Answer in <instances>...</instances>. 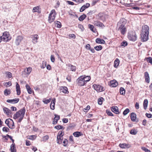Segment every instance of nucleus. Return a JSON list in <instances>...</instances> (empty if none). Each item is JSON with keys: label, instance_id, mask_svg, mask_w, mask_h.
<instances>
[{"label": "nucleus", "instance_id": "19", "mask_svg": "<svg viewBox=\"0 0 152 152\" xmlns=\"http://www.w3.org/2000/svg\"><path fill=\"white\" fill-rule=\"evenodd\" d=\"M60 90L61 91L63 92L65 94L68 93L67 88L65 86H61L60 87Z\"/></svg>", "mask_w": 152, "mask_h": 152}, {"label": "nucleus", "instance_id": "25", "mask_svg": "<svg viewBox=\"0 0 152 152\" xmlns=\"http://www.w3.org/2000/svg\"><path fill=\"white\" fill-rule=\"evenodd\" d=\"M96 42L99 44H104L105 43V42L103 39H101L99 38H97L96 39Z\"/></svg>", "mask_w": 152, "mask_h": 152}, {"label": "nucleus", "instance_id": "28", "mask_svg": "<svg viewBox=\"0 0 152 152\" xmlns=\"http://www.w3.org/2000/svg\"><path fill=\"white\" fill-rule=\"evenodd\" d=\"M119 60L118 58H116L114 62V66L117 68L119 65Z\"/></svg>", "mask_w": 152, "mask_h": 152}, {"label": "nucleus", "instance_id": "15", "mask_svg": "<svg viewBox=\"0 0 152 152\" xmlns=\"http://www.w3.org/2000/svg\"><path fill=\"white\" fill-rule=\"evenodd\" d=\"M111 110L115 113L116 114L119 113L118 108L115 106H113L111 107Z\"/></svg>", "mask_w": 152, "mask_h": 152}, {"label": "nucleus", "instance_id": "9", "mask_svg": "<svg viewBox=\"0 0 152 152\" xmlns=\"http://www.w3.org/2000/svg\"><path fill=\"white\" fill-rule=\"evenodd\" d=\"M39 36L37 34L32 35L31 36V38L32 39V42L35 44L38 42V40L39 39Z\"/></svg>", "mask_w": 152, "mask_h": 152}, {"label": "nucleus", "instance_id": "54", "mask_svg": "<svg viewBox=\"0 0 152 152\" xmlns=\"http://www.w3.org/2000/svg\"><path fill=\"white\" fill-rule=\"evenodd\" d=\"M64 132H63L62 131H60L58 132L57 135L63 136V135H64Z\"/></svg>", "mask_w": 152, "mask_h": 152}, {"label": "nucleus", "instance_id": "47", "mask_svg": "<svg viewBox=\"0 0 152 152\" xmlns=\"http://www.w3.org/2000/svg\"><path fill=\"white\" fill-rule=\"evenodd\" d=\"M46 61H43L42 62V65L41 66V68L44 69L46 66Z\"/></svg>", "mask_w": 152, "mask_h": 152}, {"label": "nucleus", "instance_id": "18", "mask_svg": "<svg viewBox=\"0 0 152 152\" xmlns=\"http://www.w3.org/2000/svg\"><path fill=\"white\" fill-rule=\"evenodd\" d=\"M119 147L123 148H129L130 147V145L129 144L126 143H120L119 145Z\"/></svg>", "mask_w": 152, "mask_h": 152}, {"label": "nucleus", "instance_id": "29", "mask_svg": "<svg viewBox=\"0 0 152 152\" xmlns=\"http://www.w3.org/2000/svg\"><path fill=\"white\" fill-rule=\"evenodd\" d=\"M62 137L63 136L58 135L57 136V140L58 141L57 143L58 144H60L61 143L62 140L63 139Z\"/></svg>", "mask_w": 152, "mask_h": 152}, {"label": "nucleus", "instance_id": "62", "mask_svg": "<svg viewBox=\"0 0 152 152\" xmlns=\"http://www.w3.org/2000/svg\"><path fill=\"white\" fill-rule=\"evenodd\" d=\"M63 122L64 123H67L68 121V120L66 118H64L62 120Z\"/></svg>", "mask_w": 152, "mask_h": 152}, {"label": "nucleus", "instance_id": "35", "mask_svg": "<svg viewBox=\"0 0 152 152\" xmlns=\"http://www.w3.org/2000/svg\"><path fill=\"white\" fill-rule=\"evenodd\" d=\"M125 90L124 88L122 87L120 88V93L121 94L123 95H124L125 94Z\"/></svg>", "mask_w": 152, "mask_h": 152}, {"label": "nucleus", "instance_id": "8", "mask_svg": "<svg viewBox=\"0 0 152 152\" xmlns=\"http://www.w3.org/2000/svg\"><path fill=\"white\" fill-rule=\"evenodd\" d=\"M128 36L129 39L131 40L134 41L137 39V36L135 33H129Z\"/></svg>", "mask_w": 152, "mask_h": 152}, {"label": "nucleus", "instance_id": "51", "mask_svg": "<svg viewBox=\"0 0 152 152\" xmlns=\"http://www.w3.org/2000/svg\"><path fill=\"white\" fill-rule=\"evenodd\" d=\"M2 130L4 132H7L9 131V129L7 127H4L3 128Z\"/></svg>", "mask_w": 152, "mask_h": 152}, {"label": "nucleus", "instance_id": "1", "mask_svg": "<svg viewBox=\"0 0 152 152\" xmlns=\"http://www.w3.org/2000/svg\"><path fill=\"white\" fill-rule=\"evenodd\" d=\"M149 28L147 25L142 26V32L140 34L142 41L145 42L148 39Z\"/></svg>", "mask_w": 152, "mask_h": 152}, {"label": "nucleus", "instance_id": "20", "mask_svg": "<svg viewBox=\"0 0 152 152\" xmlns=\"http://www.w3.org/2000/svg\"><path fill=\"white\" fill-rule=\"evenodd\" d=\"M144 76L145 78V81L148 83L150 82V78L149 75L147 72H145L144 73Z\"/></svg>", "mask_w": 152, "mask_h": 152}, {"label": "nucleus", "instance_id": "3", "mask_svg": "<svg viewBox=\"0 0 152 152\" xmlns=\"http://www.w3.org/2000/svg\"><path fill=\"white\" fill-rule=\"evenodd\" d=\"M56 15V13L55 10H51L48 16V21L49 23H51L54 20Z\"/></svg>", "mask_w": 152, "mask_h": 152}, {"label": "nucleus", "instance_id": "6", "mask_svg": "<svg viewBox=\"0 0 152 152\" xmlns=\"http://www.w3.org/2000/svg\"><path fill=\"white\" fill-rule=\"evenodd\" d=\"M126 22V20L124 18H121L117 23V27H126L125 25Z\"/></svg>", "mask_w": 152, "mask_h": 152}, {"label": "nucleus", "instance_id": "26", "mask_svg": "<svg viewBox=\"0 0 152 152\" xmlns=\"http://www.w3.org/2000/svg\"><path fill=\"white\" fill-rule=\"evenodd\" d=\"M55 102H56L55 99H54L51 101V104H50V108L52 110H53L55 109Z\"/></svg>", "mask_w": 152, "mask_h": 152}, {"label": "nucleus", "instance_id": "45", "mask_svg": "<svg viewBox=\"0 0 152 152\" xmlns=\"http://www.w3.org/2000/svg\"><path fill=\"white\" fill-rule=\"evenodd\" d=\"M127 43L126 42L123 41L121 43V45L122 46L124 47L127 46Z\"/></svg>", "mask_w": 152, "mask_h": 152}, {"label": "nucleus", "instance_id": "34", "mask_svg": "<svg viewBox=\"0 0 152 152\" xmlns=\"http://www.w3.org/2000/svg\"><path fill=\"white\" fill-rule=\"evenodd\" d=\"M86 16L85 14L81 15L79 18V20L80 21L83 20L86 17Z\"/></svg>", "mask_w": 152, "mask_h": 152}, {"label": "nucleus", "instance_id": "2", "mask_svg": "<svg viewBox=\"0 0 152 152\" xmlns=\"http://www.w3.org/2000/svg\"><path fill=\"white\" fill-rule=\"evenodd\" d=\"M25 111L26 110L24 108L21 109L14 115V119H16L18 118H19L18 122H20L24 116Z\"/></svg>", "mask_w": 152, "mask_h": 152}, {"label": "nucleus", "instance_id": "63", "mask_svg": "<svg viewBox=\"0 0 152 152\" xmlns=\"http://www.w3.org/2000/svg\"><path fill=\"white\" fill-rule=\"evenodd\" d=\"M69 37L75 39L76 38L75 35L73 34H70L69 35Z\"/></svg>", "mask_w": 152, "mask_h": 152}, {"label": "nucleus", "instance_id": "27", "mask_svg": "<svg viewBox=\"0 0 152 152\" xmlns=\"http://www.w3.org/2000/svg\"><path fill=\"white\" fill-rule=\"evenodd\" d=\"M68 67H69V69L72 71H75L76 69V67L75 66L72 65L70 64H68Z\"/></svg>", "mask_w": 152, "mask_h": 152}, {"label": "nucleus", "instance_id": "40", "mask_svg": "<svg viewBox=\"0 0 152 152\" xmlns=\"http://www.w3.org/2000/svg\"><path fill=\"white\" fill-rule=\"evenodd\" d=\"M39 7H36L33 8L32 11L33 12H38L39 11Z\"/></svg>", "mask_w": 152, "mask_h": 152}, {"label": "nucleus", "instance_id": "58", "mask_svg": "<svg viewBox=\"0 0 152 152\" xmlns=\"http://www.w3.org/2000/svg\"><path fill=\"white\" fill-rule=\"evenodd\" d=\"M35 137L34 135H31L28 136L27 138L30 140H33L34 139Z\"/></svg>", "mask_w": 152, "mask_h": 152}, {"label": "nucleus", "instance_id": "7", "mask_svg": "<svg viewBox=\"0 0 152 152\" xmlns=\"http://www.w3.org/2000/svg\"><path fill=\"white\" fill-rule=\"evenodd\" d=\"M93 87L94 89L98 92H101L104 90V87L100 85L94 84Z\"/></svg>", "mask_w": 152, "mask_h": 152}, {"label": "nucleus", "instance_id": "38", "mask_svg": "<svg viewBox=\"0 0 152 152\" xmlns=\"http://www.w3.org/2000/svg\"><path fill=\"white\" fill-rule=\"evenodd\" d=\"M55 128L57 129H64V127L63 126L61 125H58L54 127Z\"/></svg>", "mask_w": 152, "mask_h": 152}, {"label": "nucleus", "instance_id": "22", "mask_svg": "<svg viewBox=\"0 0 152 152\" xmlns=\"http://www.w3.org/2000/svg\"><path fill=\"white\" fill-rule=\"evenodd\" d=\"M94 23L95 25H96L98 26L102 27L103 26H104V25L102 23L97 20L95 21L94 22Z\"/></svg>", "mask_w": 152, "mask_h": 152}, {"label": "nucleus", "instance_id": "49", "mask_svg": "<svg viewBox=\"0 0 152 152\" xmlns=\"http://www.w3.org/2000/svg\"><path fill=\"white\" fill-rule=\"evenodd\" d=\"M90 106L88 105L85 108H84L83 110L84 112H86L90 109Z\"/></svg>", "mask_w": 152, "mask_h": 152}, {"label": "nucleus", "instance_id": "39", "mask_svg": "<svg viewBox=\"0 0 152 152\" xmlns=\"http://www.w3.org/2000/svg\"><path fill=\"white\" fill-rule=\"evenodd\" d=\"M94 49L97 51H99L102 50V47L101 45L97 46H95L94 48Z\"/></svg>", "mask_w": 152, "mask_h": 152}, {"label": "nucleus", "instance_id": "5", "mask_svg": "<svg viewBox=\"0 0 152 152\" xmlns=\"http://www.w3.org/2000/svg\"><path fill=\"white\" fill-rule=\"evenodd\" d=\"M78 85L80 86H83L86 84L84 79V76L79 77L76 80Z\"/></svg>", "mask_w": 152, "mask_h": 152}, {"label": "nucleus", "instance_id": "56", "mask_svg": "<svg viewBox=\"0 0 152 152\" xmlns=\"http://www.w3.org/2000/svg\"><path fill=\"white\" fill-rule=\"evenodd\" d=\"M11 85V82L9 81L8 82H7L5 83V85L6 87H8V86H10Z\"/></svg>", "mask_w": 152, "mask_h": 152}, {"label": "nucleus", "instance_id": "55", "mask_svg": "<svg viewBox=\"0 0 152 152\" xmlns=\"http://www.w3.org/2000/svg\"><path fill=\"white\" fill-rule=\"evenodd\" d=\"M10 120H12L11 119H6V121H5V124L9 127V122H10V121H9Z\"/></svg>", "mask_w": 152, "mask_h": 152}, {"label": "nucleus", "instance_id": "60", "mask_svg": "<svg viewBox=\"0 0 152 152\" xmlns=\"http://www.w3.org/2000/svg\"><path fill=\"white\" fill-rule=\"evenodd\" d=\"M145 115L148 118H152V115L151 114H149L146 113Z\"/></svg>", "mask_w": 152, "mask_h": 152}, {"label": "nucleus", "instance_id": "33", "mask_svg": "<svg viewBox=\"0 0 152 152\" xmlns=\"http://www.w3.org/2000/svg\"><path fill=\"white\" fill-rule=\"evenodd\" d=\"M73 135L76 137H79L81 135V133L80 132H76L73 133Z\"/></svg>", "mask_w": 152, "mask_h": 152}, {"label": "nucleus", "instance_id": "52", "mask_svg": "<svg viewBox=\"0 0 152 152\" xmlns=\"http://www.w3.org/2000/svg\"><path fill=\"white\" fill-rule=\"evenodd\" d=\"M89 28L92 31L94 32V31L93 30V28H94V26L91 25L89 24Z\"/></svg>", "mask_w": 152, "mask_h": 152}, {"label": "nucleus", "instance_id": "17", "mask_svg": "<svg viewBox=\"0 0 152 152\" xmlns=\"http://www.w3.org/2000/svg\"><path fill=\"white\" fill-rule=\"evenodd\" d=\"M90 6V4L88 3H87L85 4L80 9V12H82L84 11L85 10Z\"/></svg>", "mask_w": 152, "mask_h": 152}, {"label": "nucleus", "instance_id": "50", "mask_svg": "<svg viewBox=\"0 0 152 152\" xmlns=\"http://www.w3.org/2000/svg\"><path fill=\"white\" fill-rule=\"evenodd\" d=\"M73 1H74L77 3H82L83 2H84V1L83 0H72Z\"/></svg>", "mask_w": 152, "mask_h": 152}, {"label": "nucleus", "instance_id": "10", "mask_svg": "<svg viewBox=\"0 0 152 152\" xmlns=\"http://www.w3.org/2000/svg\"><path fill=\"white\" fill-rule=\"evenodd\" d=\"M23 39V37L22 36L19 35L17 36L15 41V45L17 46L19 45Z\"/></svg>", "mask_w": 152, "mask_h": 152}, {"label": "nucleus", "instance_id": "23", "mask_svg": "<svg viewBox=\"0 0 152 152\" xmlns=\"http://www.w3.org/2000/svg\"><path fill=\"white\" fill-rule=\"evenodd\" d=\"M131 119L132 121H135L136 118V115L134 113H132L130 115Z\"/></svg>", "mask_w": 152, "mask_h": 152}, {"label": "nucleus", "instance_id": "61", "mask_svg": "<svg viewBox=\"0 0 152 152\" xmlns=\"http://www.w3.org/2000/svg\"><path fill=\"white\" fill-rule=\"evenodd\" d=\"M66 2L69 5H73L74 4V3L73 2L71 1H67Z\"/></svg>", "mask_w": 152, "mask_h": 152}, {"label": "nucleus", "instance_id": "4", "mask_svg": "<svg viewBox=\"0 0 152 152\" xmlns=\"http://www.w3.org/2000/svg\"><path fill=\"white\" fill-rule=\"evenodd\" d=\"M2 41L5 42L8 41L11 39V37H10V35L8 32L7 31L4 32L1 36Z\"/></svg>", "mask_w": 152, "mask_h": 152}, {"label": "nucleus", "instance_id": "21", "mask_svg": "<svg viewBox=\"0 0 152 152\" xmlns=\"http://www.w3.org/2000/svg\"><path fill=\"white\" fill-rule=\"evenodd\" d=\"M16 87L17 91V94L18 95H20L21 92L20 85L18 83H16Z\"/></svg>", "mask_w": 152, "mask_h": 152}, {"label": "nucleus", "instance_id": "11", "mask_svg": "<svg viewBox=\"0 0 152 152\" xmlns=\"http://www.w3.org/2000/svg\"><path fill=\"white\" fill-rule=\"evenodd\" d=\"M117 29L118 31H119L121 34L124 35L126 32L127 30L126 27H117Z\"/></svg>", "mask_w": 152, "mask_h": 152}, {"label": "nucleus", "instance_id": "46", "mask_svg": "<svg viewBox=\"0 0 152 152\" xmlns=\"http://www.w3.org/2000/svg\"><path fill=\"white\" fill-rule=\"evenodd\" d=\"M142 149L145 152H151L150 150L148 149L145 147H142Z\"/></svg>", "mask_w": 152, "mask_h": 152}, {"label": "nucleus", "instance_id": "53", "mask_svg": "<svg viewBox=\"0 0 152 152\" xmlns=\"http://www.w3.org/2000/svg\"><path fill=\"white\" fill-rule=\"evenodd\" d=\"M63 143L64 144L63 145L64 146H66L68 143V141L66 139H64V140L63 142Z\"/></svg>", "mask_w": 152, "mask_h": 152}, {"label": "nucleus", "instance_id": "12", "mask_svg": "<svg viewBox=\"0 0 152 152\" xmlns=\"http://www.w3.org/2000/svg\"><path fill=\"white\" fill-rule=\"evenodd\" d=\"M4 113L7 115H11V110L7 107H4L3 108Z\"/></svg>", "mask_w": 152, "mask_h": 152}, {"label": "nucleus", "instance_id": "64", "mask_svg": "<svg viewBox=\"0 0 152 152\" xmlns=\"http://www.w3.org/2000/svg\"><path fill=\"white\" fill-rule=\"evenodd\" d=\"M50 101V99L45 100V101H43L44 102L45 104H47L49 103Z\"/></svg>", "mask_w": 152, "mask_h": 152}, {"label": "nucleus", "instance_id": "42", "mask_svg": "<svg viewBox=\"0 0 152 152\" xmlns=\"http://www.w3.org/2000/svg\"><path fill=\"white\" fill-rule=\"evenodd\" d=\"M129 112V110L128 108L126 109L123 112V114L124 115H126Z\"/></svg>", "mask_w": 152, "mask_h": 152}, {"label": "nucleus", "instance_id": "24", "mask_svg": "<svg viewBox=\"0 0 152 152\" xmlns=\"http://www.w3.org/2000/svg\"><path fill=\"white\" fill-rule=\"evenodd\" d=\"M55 117L54 119V120L53 122V124H56L58 120L60 119V116L57 115H55Z\"/></svg>", "mask_w": 152, "mask_h": 152}, {"label": "nucleus", "instance_id": "36", "mask_svg": "<svg viewBox=\"0 0 152 152\" xmlns=\"http://www.w3.org/2000/svg\"><path fill=\"white\" fill-rule=\"evenodd\" d=\"M84 79L85 80V81L86 83L88 81L90 80L91 77L89 76H84Z\"/></svg>", "mask_w": 152, "mask_h": 152}, {"label": "nucleus", "instance_id": "16", "mask_svg": "<svg viewBox=\"0 0 152 152\" xmlns=\"http://www.w3.org/2000/svg\"><path fill=\"white\" fill-rule=\"evenodd\" d=\"M19 100V98H15L12 99H7V102L10 103H16L18 102Z\"/></svg>", "mask_w": 152, "mask_h": 152}, {"label": "nucleus", "instance_id": "30", "mask_svg": "<svg viewBox=\"0 0 152 152\" xmlns=\"http://www.w3.org/2000/svg\"><path fill=\"white\" fill-rule=\"evenodd\" d=\"M148 101L147 99H145L144 100L143 102V107L145 110H146L147 108L148 105Z\"/></svg>", "mask_w": 152, "mask_h": 152}, {"label": "nucleus", "instance_id": "37", "mask_svg": "<svg viewBox=\"0 0 152 152\" xmlns=\"http://www.w3.org/2000/svg\"><path fill=\"white\" fill-rule=\"evenodd\" d=\"M26 69L27 72H26V74L27 75L30 74L32 70V68L31 67H29L27 68Z\"/></svg>", "mask_w": 152, "mask_h": 152}, {"label": "nucleus", "instance_id": "41", "mask_svg": "<svg viewBox=\"0 0 152 152\" xmlns=\"http://www.w3.org/2000/svg\"><path fill=\"white\" fill-rule=\"evenodd\" d=\"M55 24L57 26L58 28H60L61 27V23L60 22L58 21H56L55 22Z\"/></svg>", "mask_w": 152, "mask_h": 152}, {"label": "nucleus", "instance_id": "13", "mask_svg": "<svg viewBox=\"0 0 152 152\" xmlns=\"http://www.w3.org/2000/svg\"><path fill=\"white\" fill-rule=\"evenodd\" d=\"M98 16L100 20H104L106 18V15L103 13L101 12L98 14Z\"/></svg>", "mask_w": 152, "mask_h": 152}, {"label": "nucleus", "instance_id": "44", "mask_svg": "<svg viewBox=\"0 0 152 152\" xmlns=\"http://www.w3.org/2000/svg\"><path fill=\"white\" fill-rule=\"evenodd\" d=\"M130 133L132 134L135 135L137 133V131L135 129H132L131 130Z\"/></svg>", "mask_w": 152, "mask_h": 152}, {"label": "nucleus", "instance_id": "57", "mask_svg": "<svg viewBox=\"0 0 152 152\" xmlns=\"http://www.w3.org/2000/svg\"><path fill=\"white\" fill-rule=\"evenodd\" d=\"M50 60L52 62H54L55 61V58L53 55H51L50 56Z\"/></svg>", "mask_w": 152, "mask_h": 152}, {"label": "nucleus", "instance_id": "32", "mask_svg": "<svg viewBox=\"0 0 152 152\" xmlns=\"http://www.w3.org/2000/svg\"><path fill=\"white\" fill-rule=\"evenodd\" d=\"M145 59L148 63H149L152 65V58L151 57H149L146 58Z\"/></svg>", "mask_w": 152, "mask_h": 152}, {"label": "nucleus", "instance_id": "59", "mask_svg": "<svg viewBox=\"0 0 152 152\" xmlns=\"http://www.w3.org/2000/svg\"><path fill=\"white\" fill-rule=\"evenodd\" d=\"M7 76L9 78H11L12 77V73L10 72H7Z\"/></svg>", "mask_w": 152, "mask_h": 152}, {"label": "nucleus", "instance_id": "14", "mask_svg": "<svg viewBox=\"0 0 152 152\" xmlns=\"http://www.w3.org/2000/svg\"><path fill=\"white\" fill-rule=\"evenodd\" d=\"M110 86L111 87H115L118 85V83L115 80H113L110 81Z\"/></svg>", "mask_w": 152, "mask_h": 152}, {"label": "nucleus", "instance_id": "48", "mask_svg": "<svg viewBox=\"0 0 152 152\" xmlns=\"http://www.w3.org/2000/svg\"><path fill=\"white\" fill-rule=\"evenodd\" d=\"M106 112L107 114L109 115L110 116H113V113L110 111L107 110L106 111Z\"/></svg>", "mask_w": 152, "mask_h": 152}, {"label": "nucleus", "instance_id": "31", "mask_svg": "<svg viewBox=\"0 0 152 152\" xmlns=\"http://www.w3.org/2000/svg\"><path fill=\"white\" fill-rule=\"evenodd\" d=\"M15 144L12 143L10 146V150L11 152H16V150L15 149Z\"/></svg>", "mask_w": 152, "mask_h": 152}, {"label": "nucleus", "instance_id": "43", "mask_svg": "<svg viewBox=\"0 0 152 152\" xmlns=\"http://www.w3.org/2000/svg\"><path fill=\"white\" fill-rule=\"evenodd\" d=\"M4 94L5 95H8L10 94V90L7 89H5L4 91Z\"/></svg>", "mask_w": 152, "mask_h": 152}]
</instances>
